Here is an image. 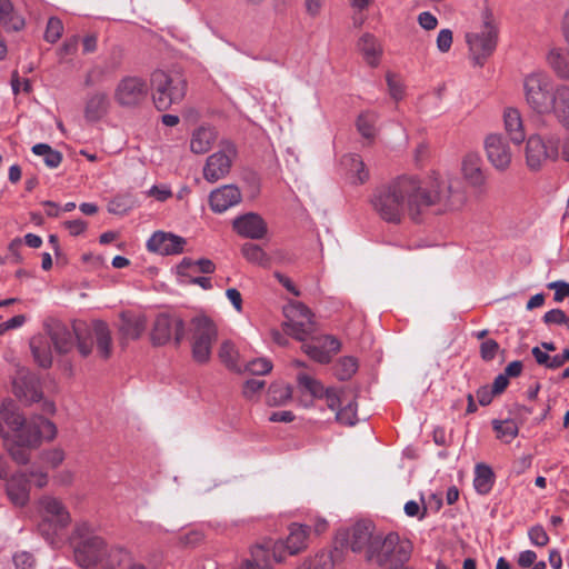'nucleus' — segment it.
Returning <instances> with one entry per match:
<instances>
[{
    "mask_svg": "<svg viewBox=\"0 0 569 569\" xmlns=\"http://www.w3.org/2000/svg\"><path fill=\"white\" fill-rule=\"evenodd\" d=\"M411 550V543L397 532L380 533L366 560L381 569H401L409 560Z\"/></svg>",
    "mask_w": 569,
    "mask_h": 569,
    "instance_id": "obj_4",
    "label": "nucleus"
},
{
    "mask_svg": "<svg viewBox=\"0 0 569 569\" xmlns=\"http://www.w3.org/2000/svg\"><path fill=\"white\" fill-rule=\"evenodd\" d=\"M336 418L339 422L353 426L357 422V405L353 401H348L337 410Z\"/></svg>",
    "mask_w": 569,
    "mask_h": 569,
    "instance_id": "obj_48",
    "label": "nucleus"
},
{
    "mask_svg": "<svg viewBox=\"0 0 569 569\" xmlns=\"http://www.w3.org/2000/svg\"><path fill=\"white\" fill-rule=\"evenodd\" d=\"M236 157V146L230 141H222L220 149L207 158L203 178L210 183L224 178L230 172Z\"/></svg>",
    "mask_w": 569,
    "mask_h": 569,
    "instance_id": "obj_13",
    "label": "nucleus"
},
{
    "mask_svg": "<svg viewBox=\"0 0 569 569\" xmlns=\"http://www.w3.org/2000/svg\"><path fill=\"white\" fill-rule=\"evenodd\" d=\"M184 322L181 318L160 313L152 326L151 341L154 346H163L173 339L178 346L184 337Z\"/></svg>",
    "mask_w": 569,
    "mask_h": 569,
    "instance_id": "obj_15",
    "label": "nucleus"
},
{
    "mask_svg": "<svg viewBox=\"0 0 569 569\" xmlns=\"http://www.w3.org/2000/svg\"><path fill=\"white\" fill-rule=\"evenodd\" d=\"M241 252L243 257L249 261L250 263H254L260 267H269L271 264L270 257L264 252V250L251 242H247L242 246Z\"/></svg>",
    "mask_w": 569,
    "mask_h": 569,
    "instance_id": "obj_38",
    "label": "nucleus"
},
{
    "mask_svg": "<svg viewBox=\"0 0 569 569\" xmlns=\"http://www.w3.org/2000/svg\"><path fill=\"white\" fill-rule=\"evenodd\" d=\"M543 321L547 325H565L567 316L561 309H551L545 313Z\"/></svg>",
    "mask_w": 569,
    "mask_h": 569,
    "instance_id": "obj_60",
    "label": "nucleus"
},
{
    "mask_svg": "<svg viewBox=\"0 0 569 569\" xmlns=\"http://www.w3.org/2000/svg\"><path fill=\"white\" fill-rule=\"evenodd\" d=\"M322 397H325L328 408L336 412L343 403L338 390L333 388L323 389Z\"/></svg>",
    "mask_w": 569,
    "mask_h": 569,
    "instance_id": "obj_56",
    "label": "nucleus"
},
{
    "mask_svg": "<svg viewBox=\"0 0 569 569\" xmlns=\"http://www.w3.org/2000/svg\"><path fill=\"white\" fill-rule=\"evenodd\" d=\"M272 551L273 542H266L262 546H256L251 551L254 567L269 569L272 562H277L272 557Z\"/></svg>",
    "mask_w": 569,
    "mask_h": 569,
    "instance_id": "obj_40",
    "label": "nucleus"
},
{
    "mask_svg": "<svg viewBox=\"0 0 569 569\" xmlns=\"http://www.w3.org/2000/svg\"><path fill=\"white\" fill-rule=\"evenodd\" d=\"M7 493L11 502L23 507L30 499V486L27 475L21 473L12 477L7 483Z\"/></svg>",
    "mask_w": 569,
    "mask_h": 569,
    "instance_id": "obj_26",
    "label": "nucleus"
},
{
    "mask_svg": "<svg viewBox=\"0 0 569 569\" xmlns=\"http://www.w3.org/2000/svg\"><path fill=\"white\" fill-rule=\"evenodd\" d=\"M547 61L555 73L563 79L569 80V51L562 48H552L547 54Z\"/></svg>",
    "mask_w": 569,
    "mask_h": 569,
    "instance_id": "obj_32",
    "label": "nucleus"
},
{
    "mask_svg": "<svg viewBox=\"0 0 569 569\" xmlns=\"http://www.w3.org/2000/svg\"><path fill=\"white\" fill-rule=\"evenodd\" d=\"M16 397L24 402H39L42 400V391L38 380L31 375H21L13 381Z\"/></svg>",
    "mask_w": 569,
    "mask_h": 569,
    "instance_id": "obj_23",
    "label": "nucleus"
},
{
    "mask_svg": "<svg viewBox=\"0 0 569 569\" xmlns=\"http://www.w3.org/2000/svg\"><path fill=\"white\" fill-rule=\"evenodd\" d=\"M63 24L60 19L52 17L49 19L44 32V39L48 42L54 43L58 41L62 34Z\"/></svg>",
    "mask_w": 569,
    "mask_h": 569,
    "instance_id": "obj_51",
    "label": "nucleus"
},
{
    "mask_svg": "<svg viewBox=\"0 0 569 569\" xmlns=\"http://www.w3.org/2000/svg\"><path fill=\"white\" fill-rule=\"evenodd\" d=\"M357 48L362 54L365 61L370 67H377L379 64L382 54V48L373 34H362L357 42Z\"/></svg>",
    "mask_w": 569,
    "mask_h": 569,
    "instance_id": "obj_28",
    "label": "nucleus"
},
{
    "mask_svg": "<svg viewBox=\"0 0 569 569\" xmlns=\"http://www.w3.org/2000/svg\"><path fill=\"white\" fill-rule=\"evenodd\" d=\"M14 569H34L36 559L28 551L16 552L12 557Z\"/></svg>",
    "mask_w": 569,
    "mask_h": 569,
    "instance_id": "obj_53",
    "label": "nucleus"
},
{
    "mask_svg": "<svg viewBox=\"0 0 569 569\" xmlns=\"http://www.w3.org/2000/svg\"><path fill=\"white\" fill-rule=\"evenodd\" d=\"M0 23L7 30L19 31L24 26V20L13 11L10 0H0Z\"/></svg>",
    "mask_w": 569,
    "mask_h": 569,
    "instance_id": "obj_36",
    "label": "nucleus"
},
{
    "mask_svg": "<svg viewBox=\"0 0 569 569\" xmlns=\"http://www.w3.org/2000/svg\"><path fill=\"white\" fill-rule=\"evenodd\" d=\"M495 485V473L490 466L477 463L475 467L473 488L478 495H488Z\"/></svg>",
    "mask_w": 569,
    "mask_h": 569,
    "instance_id": "obj_31",
    "label": "nucleus"
},
{
    "mask_svg": "<svg viewBox=\"0 0 569 569\" xmlns=\"http://www.w3.org/2000/svg\"><path fill=\"white\" fill-rule=\"evenodd\" d=\"M378 114L373 111H365L359 114L357 120V129L359 133L368 140L376 137Z\"/></svg>",
    "mask_w": 569,
    "mask_h": 569,
    "instance_id": "obj_39",
    "label": "nucleus"
},
{
    "mask_svg": "<svg viewBox=\"0 0 569 569\" xmlns=\"http://www.w3.org/2000/svg\"><path fill=\"white\" fill-rule=\"evenodd\" d=\"M559 138L549 136L545 141L539 134L530 136L526 143V164L531 171L541 169L546 160L556 161L559 159Z\"/></svg>",
    "mask_w": 569,
    "mask_h": 569,
    "instance_id": "obj_9",
    "label": "nucleus"
},
{
    "mask_svg": "<svg viewBox=\"0 0 569 569\" xmlns=\"http://www.w3.org/2000/svg\"><path fill=\"white\" fill-rule=\"evenodd\" d=\"M358 370V362L353 357H342L335 365V375L341 380H349Z\"/></svg>",
    "mask_w": 569,
    "mask_h": 569,
    "instance_id": "obj_44",
    "label": "nucleus"
},
{
    "mask_svg": "<svg viewBox=\"0 0 569 569\" xmlns=\"http://www.w3.org/2000/svg\"><path fill=\"white\" fill-rule=\"evenodd\" d=\"M217 132L211 127H200L196 129L190 139V149L193 153L202 154L208 152L214 141Z\"/></svg>",
    "mask_w": 569,
    "mask_h": 569,
    "instance_id": "obj_29",
    "label": "nucleus"
},
{
    "mask_svg": "<svg viewBox=\"0 0 569 569\" xmlns=\"http://www.w3.org/2000/svg\"><path fill=\"white\" fill-rule=\"evenodd\" d=\"M528 538L536 547H545L549 543V536L541 525L532 526L528 530Z\"/></svg>",
    "mask_w": 569,
    "mask_h": 569,
    "instance_id": "obj_52",
    "label": "nucleus"
},
{
    "mask_svg": "<svg viewBox=\"0 0 569 569\" xmlns=\"http://www.w3.org/2000/svg\"><path fill=\"white\" fill-rule=\"evenodd\" d=\"M147 194L153 197L158 201H166L172 196V191L168 186H152Z\"/></svg>",
    "mask_w": 569,
    "mask_h": 569,
    "instance_id": "obj_62",
    "label": "nucleus"
},
{
    "mask_svg": "<svg viewBox=\"0 0 569 569\" xmlns=\"http://www.w3.org/2000/svg\"><path fill=\"white\" fill-rule=\"evenodd\" d=\"M219 358L230 370L237 372L242 371V362L239 360V352L231 341L227 340L221 343Z\"/></svg>",
    "mask_w": 569,
    "mask_h": 569,
    "instance_id": "obj_37",
    "label": "nucleus"
},
{
    "mask_svg": "<svg viewBox=\"0 0 569 569\" xmlns=\"http://www.w3.org/2000/svg\"><path fill=\"white\" fill-rule=\"evenodd\" d=\"M34 518L37 533L52 548L72 521L68 507L51 495H43L34 502Z\"/></svg>",
    "mask_w": 569,
    "mask_h": 569,
    "instance_id": "obj_3",
    "label": "nucleus"
},
{
    "mask_svg": "<svg viewBox=\"0 0 569 569\" xmlns=\"http://www.w3.org/2000/svg\"><path fill=\"white\" fill-rule=\"evenodd\" d=\"M333 567L332 555L321 551L305 560L298 569H333Z\"/></svg>",
    "mask_w": 569,
    "mask_h": 569,
    "instance_id": "obj_43",
    "label": "nucleus"
},
{
    "mask_svg": "<svg viewBox=\"0 0 569 569\" xmlns=\"http://www.w3.org/2000/svg\"><path fill=\"white\" fill-rule=\"evenodd\" d=\"M57 435L56 425L42 416L28 422L18 412L14 402L6 398L0 406V437L11 458L19 465L29 462L27 449L37 447L41 440H52Z\"/></svg>",
    "mask_w": 569,
    "mask_h": 569,
    "instance_id": "obj_2",
    "label": "nucleus"
},
{
    "mask_svg": "<svg viewBox=\"0 0 569 569\" xmlns=\"http://www.w3.org/2000/svg\"><path fill=\"white\" fill-rule=\"evenodd\" d=\"M452 44V31L450 29H441L437 37V48L440 52H448Z\"/></svg>",
    "mask_w": 569,
    "mask_h": 569,
    "instance_id": "obj_58",
    "label": "nucleus"
},
{
    "mask_svg": "<svg viewBox=\"0 0 569 569\" xmlns=\"http://www.w3.org/2000/svg\"><path fill=\"white\" fill-rule=\"evenodd\" d=\"M483 146L488 161L496 170L502 172L509 169L512 161V151L509 143L501 134H488Z\"/></svg>",
    "mask_w": 569,
    "mask_h": 569,
    "instance_id": "obj_16",
    "label": "nucleus"
},
{
    "mask_svg": "<svg viewBox=\"0 0 569 569\" xmlns=\"http://www.w3.org/2000/svg\"><path fill=\"white\" fill-rule=\"evenodd\" d=\"M241 201V192L234 184H224L211 191L210 208L216 213H222Z\"/></svg>",
    "mask_w": 569,
    "mask_h": 569,
    "instance_id": "obj_22",
    "label": "nucleus"
},
{
    "mask_svg": "<svg viewBox=\"0 0 569 569\" xmlns=\"http://www.w3.org/2000/svg\"><path fill=\"white\" fill-rule=\"evenodd\" d=\"M298 386L301 390L310 393L313 398H321L323 395V386L316 379L306 373L298 375Z\"/></svg>",
    "mask_w": 569,
    "mask_h": 569,
    "instance_id": "obj_46",
    "label": "nucleus"
},
{
    "mask_svg": "<svg viewBox=\"0 0 569 569\" xmlns=\"http://www.w3.org/2000/svg\"><path fill=\"white\" fill-rule=\"evenodd\" d=\"M505 130L515 144H520L526 139V131L521 114L518 109L508 107L503 111Z\"/></svg>",
    "mask_w": 569,
    "mask_h": 569,
    "instance_id": "obj_27",
    "label": "nucleus"
},
{
    "mask_svg": "<svg viewBox=\"0 0 569 569\" xmlns=\"http://www.w3.org/2000/svg\"><path fill=\"white\" fill-rule=\"evenodd\" d=\"M83 327L87 342L92 346L94 341L98 355L103 359L109 358L112 351V339L108 325L104 321L94 320L90 327L84 325Z\"/></svg>",
    "mask_w": 569,
    "mask_h": 569,
    "instance_id": "obj_20",
    "label": "nucleus"
},
{
    "mask_svg": "<svg viewBox=\"0 0 569 569\" xmlns=\"http://www.w3.org/2000/svg\"><path fill=\"white\" fill-rule=\"evenodd\" d=\"M32 152L37 156L42 157L44 163L52 169L59 167L62 161V154L59 151L53 150L47 143L34 144L32 147Z\"/></svg>",
    "mask_w": 569,
    "mask_h": 569,
    "instance_id": "obj_42",
    "label": "nucleus"
},
{
    "mask_svg": "<svg viewBox=\"0 0 569 569\" xmlns=\"http://www.w3.org/2000/svg\"><path fill=\"white\" fill-rule=\"evenodd\" d=\"M106 542L98 536L86 537L74 549V558L80 567L89 568L106 555Z\"/></svg>",
    "mask_w": 569,
    "mask_h": 569,
    "instance_id": "obj_17",
    "label": "nucleus"
},
{
    "mask_svg": "<svg viewBox=\"0 0 569 569\" xmlns=\"http://www.w3.org/2000/svg\"><path fill=\"white\" fill-rule=\"evenodd\" d=\"M451 189L450 180L439 173H433L426 181L403 174L377 188L370 201L381 219L398 223L406 212L417 220L431 206H439V210L453 208Z\"/></svg>",
    "mask_w": 569,
    "mask_h": 569,
    "instance_id": "obj_1",
    "label": "nucleus"
},
{
    "mask_svg": "<svg viewBox=\"0 0 569 569\" xmlns=\"http://www.w3.org/2000/svg\"><path fill=\"white\" fill-rule=\"evenodd\" d=\"M286 332L300 341H305L315 331L313 315L301 302H291L284 308Z\"/></svg>",
    "mask_w": 569,
    "mask_h": 569,
    "instance_id": "obj_10",
    "label": "nucleus"
},
{
    "mask_svg": "<svg viewBox=\"0 0 569 569\" xmlns=\"http://www.w3.org/2000/svg\"><path fill=\"white\" fill-rule=\"evenodd\" d=\"M309 532V526L291 523L287 538L273 541V559L276 561H283L287 556H293L305 550L308 546Z\"/></svg>",
    "mask_w": 569,
    "mask_h": 569,
    "instance_id": "obj_14",
    "label": "nucleus"
},
{
    "mask_svg": "<svg viewBox=\"0 0 569 569\" xmlns=\"http://www.w3.org/2000/svg\"><path fill=\"white\" fill-rule=\"evenodd\" d=\"M146 318L143 316H133L122 313L120 333L124 339H138L146 330Z\"/></svg>",
    "mask_w": 569,
    "mask_h": 569,
    "instance_id": "obj_33",
    "label": "nucleus"
},
{
    "mask_svg": "<svg viewBox=\"0 0 569 569\" xmlns=\"http://www.w3.org/2000/svg\"><path fill=\"white\" fill-rule=\"evenodd\" d=\"M149 86L138 76H126L119 80L114 88V101L124 108L137 107L148 97Z\"/></svg>",
    "mask_w": 569,
    "mask_h": 569,
    "instance_id": "obj_12",
    "label": "nucleus"
},
{
    "mask_svg": "<svg viewBox=\"0 0 569 569\" xmlns=\"http://www.w3.org/2000/svg\"><path fill=\"white\" fill-rule=\"evenodd\" d=\"M192 325V358L199 363H206L211 357V348L218 337L214 322L207 316H197Z\"/></svg>",
    "mask_w": 569,
    "mask_h": 569,
    "instance_id": "obj_7",
    "label": "nucleus"
},
{
    "mask_svg": "<svg viewBox=\"0 0 569 569\" xmlns=\"http://www.w3.org/2000/svg\"><path fill=\"white\" fill-rule=\"evenodd\" d=\"M109 108L110 99L106 92H91L86 100L84 117L88 121L96 122L108 113Z\"/></svg>",
    "mask_w": 569,
    "mask_h": 569,
    "instance_id": "obj_25",
    "label": "nucleus"
},
{
    "mask_svg": "<svg viewBox=\"0 0 569 569\" xmlns=\"http://www.w3.org/2000/svg\"><path fill=\"white\" fill-rule=\"evenodd\" d=\"M184 244V238L163 231H156L147 241L149 251L162 256L179 254L183 251Z\"/></svg>",
    "mask_w": 569,
    "mask_h": 569,
    "instance_id": "obj_19",
    "label": "nucleus"
},
{
    "mask_svg": "<svg viewBox=\"0 0 569 569\" xmlns=\"http://www.w3.org/2000/svg\"><path fill=\"white\" fill-rule=\"evenodd\" d=\"M463 178L475 188H481L486 182L482 171V159L478 152H468L461 166Z\"/></svg>",
    "mask_w": 569,
    "mask_h": 569,
    "instance_id": "obj_24",
    "label": "nucleus"
},
{
    "mask_svg": "<svg viewBox=\"0 0 569 569\" xmlns=\"http://www.w3.org/2000/svg\"><path fill=\"white\" fill-rule=\"evenodd\" d=\"M264 387V381L259 379L247 380L243 386V395L247 398H252Z\"/></svg>",
    "mask_w": 569,
    "mask_h": 569,
    "instance_id": "obj_63",
    "label": "nucleus"
},
{
    "mask_svg": "<svg viewBox=\"0 0 569 569\" xmlns=\"http://www.w3.org/2000/svg\"><path fill=\"white\" fill-rule=\"evenodd\" d=\"M549 289L555 290V301L560 302L569 296V283L562 280L553 281L547 284Z\"/></svg>",
    "mask_w": 569,
    "mask_h": 569,
    "instance_id": "obj_59",
    "label": "nucleus"
},
{
    "mask_svg": "<svg viewBox=\"0 0 569 569\" xmlns=\"http://www.w3.org/2000/svg\"><path fill=\"white\" fill-rule=\"evenodd\" d=\"M493 429L497 437L506 443L511 442L519 432V428L513 420L493 421Z\"/></svg>",
    "mask_w": 569,
    "mask_h": 569,
    "instance_id": "obj_45",
    "label": "nucleus"
},
{
    "mask_svg": "<svg viewBox=\"0 0 569 569\" xmlns=\"http://www.w3.org/2000/svg\"><path fill=\"white\" fill-rule=\"evenodd\" d=\"M305 352L315 361L327 363L330 361V353L319 340L303 345Z\"/></svg>",
    "mask_w": 569,
    "mask_h": 569,
    "instance_id": "obj_47",
    "label": "nucleus"
},
{
    "mask_svg": "<svg viewBox=\"0 0 569 569\" xmlns=\"http://www.w3.org/2000/svg\"><path fill=\"white\" fill-rule=\"evenodd\" d=\"M150 88L156 108L163 111L183 100L187 92V80L176 70H156L150 77Z\"/></svg>",
    "mask_w": 569,
    "mask_h": 569,
    "instance_id": "obj_5",
    "label": "nucleus"
},
{
    "mask_svg": "<svg viewBox=\"0 0 569 569\" xmlns=\"http://www.w3.org/2000/svg\"><path fill=\"white\" fill-rule=\"evenodd\" d=\"M83 333V325H73L69 328L61 322H54L49 327L50 339L59 353H67L72 350L77 341L80 355L83 357L89 356L91 353V345L87 342Z\"/></svg>",
    "mask_w": 569,
    "mask_h": 569,
    "instance_id": "obj_8",
    "label": "nucleus"
},
{
    "mask_svg": "<svg viewBox=\"0 0 569 569\" xmlns=\"http://www.w3.org/2000/svg\"><path fill=\"white\" fill-rule=\"evenodd\" d=\"M418 22L425 30H433L438 26V19L429 11L421 12Z\"/></svg>",
    "mask_w": 569,
    "mask_h": 569,
    "instance_id": "obj_64",
    "label": "nucleus"
},
{
    "mask_svg": "<svg viewBox=\"0 0 569 569\" xmlns=\"http://www.w3.org/2000/svg\"><path fill=\"white\" fill-rule=\"evenodd\" d=\"M341 164L346 168L352 183H363L369 178L365 163L358 154L345 156Z\"/></svg>",
    "mask_w": 569,
    "mask_h": 569,
    "instance_id": "obj_34",
    "label": "nucleus"
},
{
    "mask_svg": "<svg viewBox=\"0 0 569 569\" xmlns=\"http://www.w3.org/2000/svg\"><path fill=\"white\" fill-rule=\"evenodd\" d=\"M551 111L563 126L569 127V87L559 86L553 90Z\"/></svg>",
    "mask_w": 569,
    "mask_h": 569,
    "instance_id": "obj_30",
    "label": "nucleus"
},
{
    "mask_svg": "<svg viewBox=\"0 0 569 569\" xmlns=\"http://www.w3.org/2000/svg\"><path fill=\"white\" fill-rule=\"evenodd\" d=\"M232 224L237 233L244 238L262 239L267 233L266 222L259 214L253 212L237 217Z\"/></svg>",
    "mask_w": 569,
    "mask_h": 569,
    "instance_id": "obj_21",
    "label": "nucleus"
},
{
    "mask_svg": "<svg viewBox=\"0 0 569 569\" xmlns=\"http://www.w3.org/2000/svg\"><path fill=\"white\" fill-rule=\"evenodd\" d=\"M43 460L52 468H57L64 460V452L61 449H52L42 455Z\"/></svg>",
    "mask_w": 569,
    "mask_h": 569,
    "instance_id": "obj_61",
    "label": "nucleus"
},
{
    "mask_svg": "<svg viewBox=\"0 0 569 569\" xmlns=\"http://www.w3.org/2000/svg\"><path fill=\"white\" fill-rule=\"evenodd\" d=\"M380 535L371 521H358L349 533V546L353 552L363 553L365 558L370 553V548Z\"/></svg>",
    "mask_w": 569,
    "mask_h": 569,
    "instance_id": "obj_18",
    "label": "nucleus"
},
{
    "mask_svg": "<svg viewBox=\"0 0 569 569\" xmlns=\"http://www.w3.org/2000/svg\"><path fill=\"white\" fill-rule=\"evenodd\" d=\"M498 24L492 12L485 9L479 28L466 33V42L475 66L482 67L493 53L498 43Z\"/></svg>",
    "mask_w": 569,
    "mask_h": 569,
    "instance_id": "obj_6",
    "label": "nucleus"
},
{
    "mask_svg": "<svg viewBox=\"0 0 569 569\" xmlns=\"http://www.w3.org/2000/svg\"><path fill=\"white\" fill-rule=\"evenodd\" d=\"M30 348L34 360L40 367L49 368L52 365V352L46 337H33L30 340Z\"/></svg>",
    "mask_w": 569,
    "mask_h": 569,
    "instance_id": "obj_35",
    "label": "nucleus"
},
{
    "mask_svg": "<svg viewBox=\"0 0 569 569\" xmlns=\"http://www.w3.org/2000/svg\"><path fill=\"white\" fill-rule=\"evenodd\" d=\"M325 6L326 0H303L305 11L312 19L320 17Z\"/></svg>",
    "mask_w": 569,
    "mask_h": 569,
    "instance_id": "obj_57",
    "label": "nucleus"
},
{
    "mask_svg": "<svg viewBox=\"0 0 569 569\" xmlns=\"http://www.w3.org/2000/svg\"><path fill=\"white\" fill-rule=\"evenodd\" d=\"M525 93L528 104L538 113L551 112L553 90L549 80L539 73H532L525 80Z\"/></svg>",
    "mask_w": 569,
    "mask_h": 569,
    "instance_id": "obj_11",
    "label": "nucleus"
},
{
    "mask_svg": "<svg viewBox=\"0 0 569 569\" xmlns=\"http://www.w3.org/2000/svg\"><path fill=\"white\" fill-rule=\"evenodd\" d=\"M292 397V389L289 385L274 383L268 390L267 402L269 406H282Z\"/></svg>",
    "mask_w": 569,
    "mask_h": 569,
    "instance_id": "obj_41",
    "label": "nucleus"
},
{
    "mask_svg": "<svg viewBox=\"0 0 569 569\" xmlns=\"http://www.w3.org/2000/svg\"><path fill=\"white\" fill-rule=\"evenodd\" d=\"M387 84H388L389 94L391 96V98L393 100L399 101L403 98V94H405L403 84L396 74H393V73L387 74Z\"/></svg>",
    "mask_w": 569,
    "mask_h": 569,
    "instance_id": "obj_54",
    "label": "nucleus"
},
{
    "mask_svg": "<svg viewBox=\"0 0 569 569\" xmlns=\"http://www.w3.org/2000/svg\"><path fill=\"white\" fill-rule=\"evenodd\" d=\"M133 201L129 196H117L109 202V211L114 214H124L131 210Z\"/></svg>",
    "mask_w": 569,
    "mask_h": 569,
    "instance_id": "obj_50",
    "label": "nucleus"
},
{
    "mask_svg": "<svg viewBox=\"0 0 569 569\" xmlns=\"http://www.w3.org/2000/svg\"><path fill=\"white\" fill-rule=\"evenodd\" d=\"M499 345L493 339H488L480 345V356L485 361H491L496 358Z\"/></svg>",
    "mask_w": 569,
    "mask_h": 569,
    "instance_id": "obj_55",
    "label": "nucleus"
},
{
    "mask_svg": "<svg viewBox=\"0 0 569 569\" xmlns=\"http://www.w3.org/2000/svg\"><path fill=\"white\" fill-rule=\"evenodd\" d=\"M272 369L271 362L266 358L253 359L248 362H242V370L248 371L252 375L263 376L270 372Z\"/></svg>",
    "mask_w": 569,
    "mask_h": 569,
    "instance_id": "obj_49",
    "label": "nucleus"
}]
</instances>
